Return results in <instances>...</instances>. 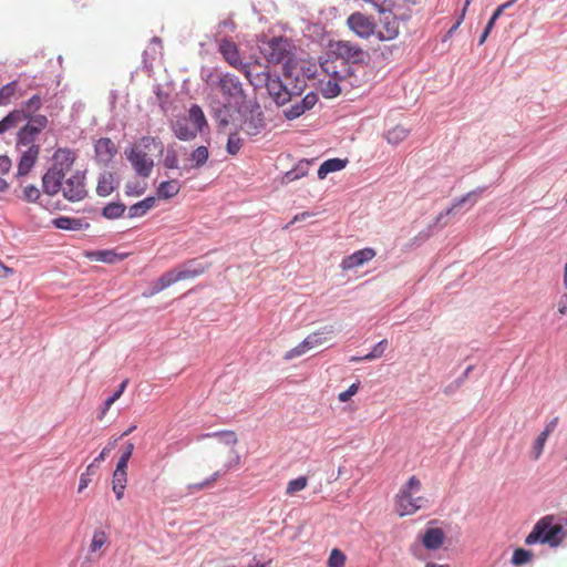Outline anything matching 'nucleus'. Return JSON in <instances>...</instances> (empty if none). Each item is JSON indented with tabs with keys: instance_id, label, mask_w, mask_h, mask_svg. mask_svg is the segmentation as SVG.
<instances>
[{
	"instance_id": "nucleus-1",
	"label": "nucleus",
	"mask_w": 567,
	"mask_h": 567,
	"mask_svg": "<svg viewBox=\"0 0 567 567\" xmlns=\"http://www.w3.org/2000/svg\"><path fill=\"white\" fill-rule=\"evenodd\" d=\"M75 153L68 148H59L53 155V164L42 177L43 192L50 196L62 193L70 202L82 200L87 192L84 174L72 171Z\"/></svg>"
},
{
	"instance_id": "nucleus-2",
	"label": "nucleus",
	"mask_w": 567,
	"mask_h": 567,
	"mask_svg": "<svg viewBox=\"0 0 567 567\" xmlns=\"http://www.w3.org/2000/svg\"><path fill=\"white\" fill-rule=\"evenodd\" d=\"M207 437H216L220 444L226 447V458L223 463V468L216 471L212 474L207 480L200 483L188 485V491L190 493L205 489L214 485V483L228 471L236 468L240 465L241 458L239 453L236 450V444L238 442L237 435L234 431H219L214 433H206L198 436V440L207 439Z\"/></svg>"
},
{
	"instance_id": "nucleus-3",
	"label": "nucleus",
	"mask_w": 567,
	"mask_h": 567,
	"mask_svg": "<svg viewBox=\"0 0 567 567\" xmlns=\"http://www.w3.org/2000/svg\"><path fill=\"white\" fill-rule=\"evenodd\" d=\"M164 151L163 142L155 136H143L125 151L127 161L136 174L143 178L151 176L154 168L152 155Z\"/></svg>"
},
{
	"instance_id": "nucleus-4",
	"label": "nucleus",
	"mask_w": 567,
	"mask_h": 567,
	"mask_svg": "<svg viewBox=\"0 0 567 567\" xmlns=\"http://www.w3.org/2000/svg\"><path fill=\"white\" fill-rule=\"evenodd\" d=\"M209 267V264H203L198 259L187 260L184 264L164 272L154 284L152 295L157 293L178 281L194 279L203 275Z\"/></svg>"
},
{
	"instance_id": "nucleus-5",
	"label": "nucleus",
	"mask_w": 567,
	"mask_h": 567,
	"mask_svg": "<svg viewBox=\"0 0 567 567\" xmlns=\"http://www.w3.org/2000/svg\"><path fill=\"white\" fill-rule=\"evenodd\" d=\"M421 487V481L413 475L400 488L395 496V509L400 516L412 515L424 506L426 499L417 495Z\"/></svg>"
},
{
	"instance_id": "nucleus-6",
	"label": "nucleus",
	"mask_w": 567,
	"mask_h": 567,
	"mask_svg": "<svg viewBox=\"0 0 567 567\" xmlns=\"http://www.w3.org/2000/svg\"><path fill=\"white\" fill-rule=\"evenodd\" d=\"M554 515L542 517L533 527V530L525 539L526 545L536 543L548 544L550 547H557L563 540V526L555 524Z\"/></svg>"
},
{
	"instance_id": "nucleus-7",
	"label": "nucleus",
	"mask_w": 567,
	"mask_h": 567,
	"mask_svg": "<svg viewBox=\"0 0 567 567\" xmlns=\"http://www.w3.org/2000/svg\"><path fill=\"white\" fill-rule=\"evenodd\" d=\"M217 87L228 104H241L246 100L245 90L240 80L231 73H224L218 78Z\"/></svg>"
},
{
	"instance_id": "nucleus-8",
	"label": "nucleus",
	"mask_w": 567,
	"mask_h": 567,
	"mask_svg": "<svg viewBox=\"0 0 567 567\" xmlns=\"http://www.w3.org/2000/svg\"><path fill=\"white\" fill-rule=\"evenodd\" d=\"M48 117L45 115H35L31 117L28 123L20 128L18 133L17 147L30 148L38 146L34 142L38 135L47 127Z\"/></svg>"
},
{
	"instance_id": "nucleus-9",
	"label": "nucleus",
	"mask_w": 567,
	"mask_h": 567,
	"mask_svg": "<svg viewBox=\"0 0 567 567\" xmlns=\"http://www.w3.org/2000/svg\"><path fill=\"white\" fill-rule=\"evenodd\" d=\"M334 53L340 59V68L343 70H347L346 61L360 62L364 56L363 50L350 41H339L336 44Z\"/></svg>"
},
{
	"instance_id": "nucleus-10",
	"label": "nucleus",
	"mask_w": 567,
	"mask_h": 567,
	"mask_svg": "<svg viewBox=\"0 0 567 567\" xmlns=\"http://www.w3.org/2000/svg\"><path fill=\"white\" fill-rule=\"evenodd\" d=\"M262 53L268 62L281 63L289 54V44L282 38H274L262 48Z\"/></svg>"
},
{
	"instance_id": "nucleus-11",
	"label": "nucleus",
	"mask_w": 567,
	"mask_h": 567,
	"mask_svg": "<svg viewBox=\"0 0 567 567\" xmlns=\"http://www.w3.org/2000/svg\"><path fill=\"white\" fill-rule=\"evenodd\" d=\"M347 23L349 28L361 38H369L374 32V23L361 12L352 13Z\"/></svg>"
},
{
	"instance_id": "nucleus-12",
	"label": "nucleus",
	"mask_w": 567,
	"mask_h": 567,
	"mask_svg": "<svg viewBox=\"0 0 567 567\" xmlns=\"http://www.w3.org/2000/svg\"><path fill=\"white\" fill-rule=\"evenodd\" d=\"M377 252L373 248H363L354 251L352 255L342 259L340 267L342 270L348 271L361 267L375 257Z\"/></svg>"
},
{
	"instance_id": "nucleus-13",
	"label": "nucleus",
	"mask_w": 567,
	"mask_h": 567,
	"mask_svg": "<svg viewBox=\"0 0 567 567\" xmlns=\"http://www.w3.org/2000/svg\"><path fill=\"white\" fill-rule=\"evenodd\" d=\"M257 68H260V64L245 63L238 71L245 75L250 85L260 89L266 85L270 74L266 70L256 71Z\"/></svg>"
},
{
	"instance_id": "nucleus-14",
	"label": "nucleus",
	"mask_w": 567,
	"mask_h": 567,
	"mask_svg": "<svg viewBox=\"0 0 567 567\" xmlns=\"http://www.w3.org/2000/svg\"><path fill=\"white\" fill-rule=\"evenodd\" d=\"M265 86L278 105H284L291 101V93L280 79L270 76Z\"/></svg>"
},
{
	"instance_id": "nucleus-15",
	"label": "nucleus",
	"mask_w": 567,
	"mask_h": 567,
	"mask_svg": "<svg viewBox=\"0 0 567 567\" xmlns=\"http://www.w3.org/2000/svg\"><path fill=\"white\" fill-rule=\"evenodd\" d=\"M264 127L265 122L262 112L258 107L256 110H251L247 115H245L241 123V131L250 136L258 135L264 130Z\"/></svg>"
},
{
	"instance_id": "nucleus-16",
	"label": "nucleus",
	"mask_w": 567,
	"mask_h": 567,
	"mask_svg": "<svg viewBox=\"0 0 567 567\" xmlns=\"http://www.w3.org/2000/svg\"><path fill=\"white\" fill-rule=\"evenodd\" d=\"M219 52L221 53L226 62L237 70H239L245 64L241 61L238 47L236 45L235 42L228 39L220 40Z\"/></svg>"
},
{
	"instance_id": "nucleus-17",
	"label": "nucleus",
	"mask_w": 567,
	"mask_h": 567,
	"mask_svg": "<svg viewBox=\"0 0 567 567\" xmlns=\"http://www.w3.org/2000/svg\"><path fill=\"white\" fill-rule=\"evenodd\" d=\"M19 151L21 153V157L18 165V175L24 176L34 166L40 153V147L31 146L30 148H21Z\"/></svg>"
},
{
	"instance_id": "nucleus-18",
	"label": "nucleus",
	"mask_w": 567,
	"mask_h": 567,
	"mask_svg": "<svg viewBox=\"0 0 567 567\" xmlns=\"http://www.w3.org/2000/svg\"><path fill=\"white\" fill-rule=\"evenodd\" d=\"M116 153L117 148L111 138L102 137L96 141L95 155L99 162L107 164L113 159Z\"/></svg>"
},
{
	"instance_id": "nucleus-19",
	"label": "nucleus",
	"mask_w": 567,
	"mask_h": 567,
	"mask_svg": "<svg viewBox=\"0 0 567 567\" xmlns=\"http://www.w3.org/2000/svg\"><path fill=\"white\" fill-rule=\"evenodd\" d=\"M421 540L426 549L436 550L444 544L445 534L443 529L439 527H429L424 532Z\"/></svg>"
},
{
	"instance_id": "nucleus-20",
	"label": "nucleus",
	"mask_w": 567,
	"mask_h": 567,
	"mask_svg": "<svg viewBox=\"0 0 567 567\" xmlns=\"http://www.w3.org/2000/svg\"><path fill=\"white\" fill-rule=\"evenodd\" d=\"M109 542L107 534L102 529H96L93 533L90 546H89V558L97 560L102 557V553H99Z\"/></svg>"
},
{
	"instance_id": "nucleus-21",
	"label": "nucleus",
	"mask_w": 567,
	"mask_h": 567,
	"mask_svg": "<svg viewBox=\"0 0 567 567\" xmlns=\"http://www.w3.org/2000/svg\"><path fill=\"white\" fill-rule=\"evenodd\" d=\"M52 224L55 228L63 230H82L90 227V224L83 219L66 216L54 218Z\"/></svg>"
},
{
	"instance_id": "nucleus-22",
	"label": "nucleus",
	"mask_w": 567,
	"mask_h": 567,
	"mask_svg": "<svg viewBox=\"0 0 567 567\" xmlns=\"http://www.w3.org/2000/svg\"><path fill=\"white\" fill-rule=\"evenodd\" d=\"M117 182L111 172H104L100 175L96 186V193L100 196H109L116 188Z\"/></svg>"
},
{
	"instance_id": "nucleus-23",
	"label": "nucleus",
	"mask_w": 567,
	"mask_h": 567,
	"mask_svg": "<svg viewBox=\"0 0 567 567\" xmlns=\"http://www.w3.org/2000/svg\"><path fill=\"white\" fill-rule=\"evenodd\" d=\"M341 79H337L333 76H322L319 80V89L322 93V95L327 99L336 97L340 94L341 89L339 86V81Z\"/></svg>"
},
{
	"instance_id": "nucleus-24",
	"label": "nucleus",
	"mask_w": 567,
	"mask_h": 567,
	"mask_svg": "<svg viewBox=\"0 0 567 567\" xmlns=\"http://www.w3.org/2000/svg\"><path fill=\"white\" fill-rule=\"evenodd\" d=\"M25 121V114L22 111H12L0 121V135L8 131L17 128Z\"/></svg>"
},
{
	"instance_id": "nucleus-25",
	"label": "nucleus",
	"mask_w": 567,
	"mask_h": 567,
	"mask_svg": "<svg viewBox=\"0 0 567 567\" xmlns=\"http://www.w3.org/2000/svg\"><path fill=\"white\" fill-rule=\"evenodd\" d=\"M347 163H348L347 159H340V158L327 159L320 165V167L318 169V177L320 179H324L328 174L343 169L346 167Z\"/></svg>"
},
{
	"instance_id": "nucleus-26",
	"label": "nucleus",
	"mask_w": 567,
	"mask_h": 567,
	"mask_svg": "<svg viewBox=\"0 0 567 567\" xmlns=\"http://www.w3.org/2000/svg\"><path fill=\"white\" fill-rule=\"evenodd\" d=\"M156 198L155 197H146L143 200L132 205L128 208V217L136 218L144 216L148 210L155 207Z\"/></svg>"
},
{
	"instance_id": "nucleus-27",
	"label": "nucleus",
	"mask_w": 567,
	"mask_h": 567,
	"mask_svg": "<svg viewBox=\"0 0 567 567\" xmlns=\"http://www.w3.org/2000/svg\"><path fill=\"white\" fill-rule=\"evenodd\" d=\"M181 190V184L177 179L162 182L157 187V196L162 199H169L176 196Z\"/></svg>"
},
{
	"instance_id": "nucleus-28",
	"label": "nucleus",
	"mask_w": 567,
	"mask_h": 567,
	"mask_svg": "<svg viewBox=\"0 0 567 567\" xmlns=\"http://www.w3.org/2000/svg\"><path fill=\"white\" fill-rule=\"evenodd\" d=\"M174 133L176 137L181 141H190L194 140L199 133L194 127H189L186 123V120H178L173 125Z\"/></svg>"
},
{
	"instance_id": "nucleus-29",
	"label": "nucleus",
	"mask_w": 567,
	"mask_h": 567,
	"mask_svg": "<svg viewBox=\"0 0 567 567\" xmlns=\"http://www.w3.org/2000/svg\"><path fill=\"white\" fill-rule=\"evenodd\" d=\"M333 329L332 327L324 328L322 331H316L310 333L303 339V343L306 344L307 349L310 351L311 349L316 347L322 346L328 339L323 337V334H332Z\"/></svg>"
},
{
	"instance_id": "nucleus-30",
	"label": "nucleus",
	"mask_w": 567,
	"mask_h": 567,
	"mask_svg": "<svg viewBox=\"0 0 567 567\" xmlns=\"http://www.w3.org/2000/svg\"><path fill=\"white\" fill-rule=\"evenodd\" d=\"M410 134V130L399 124L388 130L384 134L385 140L389 144L398 145L402 143Z\"/></svg>"
},
{
	"instance_id": "nucleus-31",
	"label": "nucleus",
	"mask_w": 567,
	"mask_h": 567,
	"mask_svg": "<svg viewBox=\"0 0 567 567\" xmlns=\"http://www.w3.org/2000/svg\"><path fill=\"white\" fill-rule=\"evenodd\" d=\"M127 483V473L126 471L115 470L112 478V489L116 495V498L120 501L124 496V491L126 488Z\"/></svg>"
},
{
	"instance_id": "nucleus-32",
	"label": "nucleus",
	"mask_w": 567,
	"mask_h": 567,
	"mask_svg": "<svg viewBox=\"0 0 567 567\" xmlns=\"http://www.w3.org/2000/svg\"><path fill=\"white\" fill-rule=\"evenodd\" d=\"M208 157L209 152L206 146L196 147L190 154V161L193 164L189 166V168H200L207 163ZM183 169H188V166H184Z\"/></svg>"
},
{
	"instance_id": "nucleus-33",
	"label": "nucleus",
	"mask_w": 567,
	"mask_h": 567,
	"mask_svg": "<svg viewBox=\"0 0 567 567\" xmlns=\"http://www.w3.org/2000/svg\"><path fill=\"white\" fill-rule=\"evenodd\" d=\"M338 66H340V59L338 56L333 60L328 59L324 62H322L321 69L324 72L323 76H326V78L333 76L337 79H342L343 78L342 72L344 70L342 68H341V70H339Z\"/></svg>"
},
{
	"instance_id": "nucleus-34",
	"label": "nucleus",
	"mask_w": 567,
	"mask_h": 567,
	"mask_svg": "<svg viewBox=\"0 0 567 567\" xmlns=\"http://www.w3.org/2000/svg\"><path fill=\"white\" fill-rule=\"evenodd\" d=\"M188 120L192 122L193 127L202 132L203 127L207 124L205 115L198 105H192L188 112Z\"/></svg>"
},
{
	"instance_id": "nucleus-35",
	"label": "nucleus",
	"mask_w": 567,
	"mask_h": 567,
	"mask_svg": "<svg viewBox=\"0 0 567 567\" xmlns=\"http://www.w3.org/2000/svg\"><path fill=\"white\" fill-rule=\"evenodd\" d=\"M42 105V100L40 95H33L31 99H29L21 107L20 111H22L25 114V120H30L33 116V113H35Z\"/></svg>"
},
{
	"instance_id": "nucleus-36",
	"label": "nucleus",
	"mask_w": 567,
	"mask_h": 567,
	"mask_svg": "<svg viewBox=\"0 0 567 567\" xmlns=\"http://www.w3.org/2000/svg\"><path fill=\"white\" fill-rule=\"evenodd\" d=\"M126 207L122 203H110L103 208L102 215L107 219H115L121 217Z\"/></svg>"
},
{
	"instance_id": "nucleus-37",
	"label": "nucleus",
	"mask_w": 567,
	"mask_h": 567,
	"mask_svg": "<svg viewBox=\"0 0 567 567\" xmlns=\"http://www.w3.org/2000/svg\"><path fill=\"white\" fill-rule=\"evenodd\" d=\"M310 165V162H301L298 164V166L286 173L284 181L285 183H291L296 179H299L300 177L305 176L308 172V166Z\"/></svg>"
},
{
	"instance_id": "nucleus-38",
	"label": "nucleus",
	"mask_w": 567,
	"mask_h": 567,
	"mask_svg": "<svg viewBox=\"0 0 567 567\" xmlns=\"http://www.w3.org/2000/svg\"><path fill=\"white\" fill-rule=\"evenodd\" d=\"M163 165L168 169L178 168V153L174 145L167 146Z\"/></svg>"
},
{
	"instance_id": "nucleus-39",
	"label": "nucleus",
	"mask_w": 567,
	"mask_h": 567,
	"mask_svg": "<svg viewBox=\"0 0 567 567\" xmlns=\"http://www.w3.org/2000/svg\"><path fill=\"white\" fill-rule=\"evenodd\" d=\"M308 485V478L306 476H299L288 482L286 487L287 495H295L296 493L305 489Z\"/></svg>"
},
{
	"instance_id": "nucleus-40",
	"label": "nucleus",
	"mask_w": 567,
	"mask_h": 567,
	"mask_svg": "<svg viewBox=\"0 0 567 567\" xmlns=\"http://www.w3.org/2000/svg\"><path fill=\"white\" fill-rule=\"evenodd\" d=\"M346 555L338 548H333L328 558V567H344L346 565Z\"/></svg>"
},
{
	"instance_id": "nucleus-41",
	"label": "nucleus",
	"mask_w": 567,
	"mask_h": 567,
	"mask_svg": "<svg viewBox=\"0 0 567 567\" xmlns=\"http://www.w3.org/2000/svg\"><path fill=\"white\" fill-rule=\"evenodd\" d=\"M547 439L548 436H546V433H539L534 441L532 446V454L535 461L542 456Z\"/></svg>"
},
{
	"instance_id": "nucleus-42",
	"label": "nucleus",
	"mask_w": 567,
	"mask_h": 567,
	"mask_svg": "<svg viewBox=\"0 0 567 567\" xmlns=\"http://www.w3.org/2000/svg\"><path fill=\"white\" fill-rule=\"evenodd\" d=\"M533 557V554L529 550L517 548L514 550L512 556V563L516 566L524 565L528 563Z\"/></svg>"
},
{
	"instance_id": "nucleus-43",
	"label": "nucleus",
	"mask_w": 567,
	"mask_h": 567,
	"mask_svg": "<svg viewBox=\"0 0 567 567\" xmlns=\"http://www.w3.org/2000/svg\"><path fill=\"white\" fill-rule=\"evenodd\" d=\"M17 89V82H10L0 89V105H6L10 102L14 95Z\"/></svg>"
},
{
	"instance_id": "nucleus-44",
	"label": "nucleus",
	"mask_w": 567,
	"mask_h": 567,
	"mask_svg": "<svg viewBox=\"0 0 567 567\" xmlns=\"http://www.w3.org/2000/svg\"><path fill=\"white\" fill-rule=\"evenodd\" d=\"M388 347V340H381L380 342H378L373 349L371 350V352H369L368 354L363 355V359H365L367 361H371V360H375V359H379L383 355L385 349Z\"/></svg>"
},
{
	"instance_id": "nucleus-45",
	"label": "nucleus",
	"mask_w": 567,
	"mask_h": 567,
	"mask_svg": "<svg viewBox=\"0 0 567 567\" xmlns=\"http://www.w3.org/2000/svg\"><path fill=\"white\" fill-rule=\"evenodd\" d=\"M241 146L243 141L237 133H233L228 136L226 148L230 155H236L240 151Z\"/></svg>"
},
{
	"instance_id": "nucleus-46",
	"label": "nucleus",
	"mask_w": 567,
	"mask_h": 567,
	"mask_svg": "<svg viewBox=\"0 0 567 567\" xmlns=\"http://www.w3.org/2000/svg\"><path fill=\"white\" fill-rule=\"evenodd\" d=\"M22 198L25 202L34 203L40 198V189L34 185H25L22 189Z\"/></svg>"
},
{
	"instance_id": "nucleus-47",
	"label": "nucleus",
	"mask_w": 567,
	"mask_h": 567,
	"mask_svg": "<svg viewBox=\"0 0 567 567\" xmlns=\"http://www.w3.org/2000/svg\"><path fill=\"white\" fill-rule=\"evenodd\" d=\"M306 112L305 107L301 105V102H296L293 104H291L288 109H286L284 111L285 113V116L288 118V120H295L297 117H299L300 115H302L303 113Z\"/></svg>"
},
{
	"instance_id": "nucleus-48",
	"label": "nucleus",
	"mask_w": 567,
	"mask_h": 567,
	"mask_svg": "<svg viewBox=\"0 0 567 567\" xmlns=\"http://www.w3.org/2000/svg\"><path fill=\"white\" fill-rule=\"evenodd\" d=\"M309 350L307 349L306 344L302 342H300L298 346H296L295 348L290 349L289 351H287L284 355V359L289 361V360H292L295 358H298V357H301L303 354H306Z\"/></svg>"
},
{
	"instance_id": "nucleus-49",
	"label": "nucleus",
	"mask_w": 567,
	"mask_h": 567,
	"mask_svg": "<svg viewBox=\"0 0 567 567\" xmlns=\"http://www.w3.org/2000/svg\"><path fill=\"white\" fill-rule=\"evenodd\" d=\"M117 439L110 441L107 445L100 452V454L94 458V463L100 464L105 461L111 451L115 447Z\"/></svg>"
},
{
	"instance_id": "nucleus-50",
	"label": "nucleus",
	"mask_w": 567,
	"mask_h": 567,
	"mask_svg": "<svg viewBox=\"0 0 567 567\" xmlns=\"http://www.w3.org/2000/svg\"><path fill=\"white\" fill-rule=\"evenodd\" d=\"M216 118L219 124L226 126L229 123V109L227 105H224L223 109L216 110L215 113Z\"/></svg>"
},
{
	"instance_id": "nucleus-51",
	"label": "nucleus",
	"mask_w": 567,
	"mask_h": 567,
	"mask_svg": "<svg viewBox=\"0 0 567 567\" xmlns=\"http://www.w3.org/2000/svg\"><path fill=\"white\" fill-rule=\"evenodd\" d=\"M359 390V383H353L348 390L340 392L338 399L340 402H347Z\"/></svg>"
},
{
	"instance_id": "nucleus-52",
	"label": "nucleus",
	"mask_w": 567,
	"mask_h": 567,
	"mask_svg": "<svg viewBox=\"0 0 567 567\" xmlns=\"http://www.w3.org/2000/svg\"><path fill=\"white\" fill-rule=\"evenodd\" d=\"M94 256L96 260L104 261V262H113L115 259V254L111 250H100L94 252Z\"/></svg>"
},
{
	"instance_id": "nucleus-53",
	"label": "nucleus",
	"mask_w": 567,
	"mask_h": 567,
	"mask_svg": "<svg viewBox=\"0 0 567 567\" xmlns=\"http://www.w3.org/2000/svg\"><path fill=\"white\" fill-rule=\"evenodd\" d=\"M472 195H473V193H468V194H466L465 196H463L462 198H460L457 202H455V204H454L451 208H449V209H446L445 212L441 213V214L437 216V221H440V220L442 219V217H443V216H447V215H450V214L454 210V208H456V207H458V206L463 205V204H464V203H465V202H466V200H467Z\"/></svg>"
},
{
	"instance_id": "nucleus-54",
	"label": "nucleus",
	"mask_w": 567,
	"mask_h": 567,
	"mask_svg": "<svg viewBox=\"0 0 567 567\" xmlns=\"http://www.w3.org/2000/svg\"><path fill=\"white\" fill-rule=\"evenodd\" d=\"M318 101V96L315 93H308L300 102L305 110L312 109Z\"/></svg>"
},
{
	"instance_id": "nucleus-55",
	"label": "nucleus",
	"mask_w": 567,
	"mask_h": 567,
	"mask_svg": "<svg viewBox=\"0 0 567 567\" xmlns=\"http://www.w3.org/2000/svg\"><path fill=\"white\" fill-rule=\"evenodd\" d=\"M11 168V161L8 156H0V174H8Z\"/></svg>"
},
{
	"instance_id": "nucleus-56",
	"label": "nucleus",
	"mask_w": 567,
	"mask_h": 567,
	"mask_svg": "<svg viewBox=\"0 0 567 567\" xmlns=\"http://www.w3.org/2000/svg\"><path fill=\"white\" fill-rule=\"evenodd\" d=\"M559 315H567V293L563 295L557 303Z\"/></svg>"
},
{
	"instance_id": "nucleus-57",
	"label": "nucleus",
	"mask_w": 567,
	"mask_h": 567,
	"mask_svg": "<svg viewBox=\"0 0 567 567\" xmlns=\"http://www.w3.org/2000/svg\"><path fill=\"white\" fill-rule=\"evenodd\" d=\"M90 482H91V478H90L89 474H85V473L81 474L79 488H78L79 493L84 491L89 486Z\"/></svg>"
},
{
	"instance_id": "nucleus-58",
	"label": "nucleus",
	"mask_w": 567,
	"mask_h": 567,
	"mask_svg": "<svg viewBox=\"0 0 567 567\" xmlns=\"http://www.w3.org/2000/svg\"><path fill=\"white\" fill-rule=\"evenodd\" d=\"M557 423L558 417L553 419L540 433H546V436L549 437V435L554 432L555 427L557 426Z\"/></svg>"
},
{
	"instance_id": "nucleus-59",
	"label": "nucleus",
	"mask_w": 567,
	"mask_h": 567,
	"mask_svg": "<svg viewBox=\"0 0 567 567\" xmlns=\"http://www.w3.org/2000/svg\"><path fill=\"white\" fill-rule=\"evenodd\" d=\"M133 451H134V444L132 442H127L124 446V450H123L121 456L130 460L132 457Z\"/></svg>"
},
{
	"instance_id": "nucleus-60",
	"label": "nucleus",
	"mask_w": 567,
	"mask_h": 567,
	"mask_svg": "<svg viewBox=\"0 0 567 567\" xmlns=\"http://www.w3.org/2000/svg\"><path fill=\"white\" fill-rule=\"evenodd\" d=\"M13 272H14V270L12 268L4 266L0 261V278H8V277L12 276Z\"/></svg>"
},
{
	"instance_id": "nucleus-61",
	"label": "nucleus",
	"mask_w": 567,
	"mask_h": 567,
	"mask_svg": "<svg viewBox=\"0 0 567 567\" xmlns=\"http://www.w3.org/2000/svg\"><path fill=\"white\" fill-rule=\"evenodd\" d=\"M308 217H310V213H308V212H303V213L297 214V215L292 218V220H291V221H290V223H289L285 228H288V227H289V225H292V224H295V223H297V221L305 220V219H307Z\"/></svg>"
},
{
	"instance_id": "nucleus-62",
	"label": "nucleus",
	"mask_w": 567,
	"mask_h": 567,
	"mask_svg": "<svg viewBox=\"0 0 567 567\" xmlns=\"http://www.w3.org/2000/svg\"><path fill=\"white\" fill-rule=\"evenodd\" d=\"M128 461H130V460H127V458H125V457H122V456H121V457L118 458V462H117V464H116V468H115V470H120L121 472H122V471H126V470H127Z\"/></svg>"
},
{
	"instance_id": "nucleus-63",
	"label": "nucleus",
	"mask_w": 567,
	"mask_h": 567,
	"mask_svg": "<svg viewBox=\"0 0 567 567\" xmlns=\"http://www.w3.org/2000/svg\"><path fill=\"white\" fill-rule=\"evenodd\" d=\"M127 383H128V381H127V380H124V381L120 384V386H118L117 391H115V392H114L113 396H114L116 400H118V399L121 398V395L123 394V392H124V390H125V388H126Z\"/></svg>"
},
{
	"instance_id": "nucleus-64",
	"label": "nucleus",
	"mask_w": 567,
	"mask_h": 567,
	"mask_svg": "<svg viewBox=\"0 0 567 567\" xmlns=\"http://www.w3.org/2000/svg\"><path fill=\"white\" fill-rule=\"evenodd\" d=\"M115 401H117V400H116L113 395H112V396H110V398L105 401V403H104V410H103V413H105V412L111 408V405H112Z\"/></svg>"
}]
</instances>
